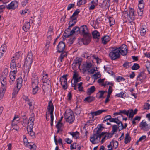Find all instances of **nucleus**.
<instances>
[{
  "label": "nucleus",
  "instance_id": "1",
  "mask_svg": "<svg viewBox=\"0 0 150 150\" xmlns=\"http://www.w3.org/2000/svg\"><path fill=\"white\" fill-rule=\"evenodd\" d=\"M78 33L81 35H83V42L85 45H88L90 42L91 35L88 33V30L87 26L85 25L79 27Z\"/></svg>",
  "mask_w": 150,
  "mask_h": 150
},
{
  "label": "nucleus",
  "instance_id": "2",
  "mask_svg": "<svg viewBox=\"0 0 150 150\" xmlns=\"http://www.w3.org/2000/svg\"><path fill=\"white\" fill-rule=\"evenodd\" d=\"M33 54L32 52L30 51L28 52L26 58L24 62V68L26 69L28 74L29 70L31 68V64L33 62Z\"/></svg>",
  "mask_w": 150,
  "mask_h": 150
},
{
  "label": "nucleus",
  "instance_id": "12",
  "mask_svg": "<svg viewBox=\"0 0 150 150\" xmlns=\"http://www.w3.org/2000/svg\"><path fill=\"white\" fill-rule=\"evenodd\" d=\"M129 17L131 21H133L135 19V15L134 14V11L133 8H129Z\"/></svg>",
  "mask_w": 150,
  "mask_h": 150
},
{
  "label": "nucleus",
  "instance_id": "45",
  "mask_svg": "<svg viewBox=\"0 0 150 150\" xmlns=\"http://www.w3.org/2000/svg\"><path fill=\"white\" fill-rule=\"evenodd\" d=\"M116 80L117 82H120L122 81H124L125 80V78L122 77L120 76H118L116 78Z\"/></svg>",
  "mask_w": 150,
  "mask_h": 150
},
{
  "label": "nucleus",
  "instance_id": "63",
  "mask_svg": "<svg viewBox=\"0 0 150 150\" xmlns=\"http://www.w3.org/2000/svg\"><path fill=\"white\" fill-rule=\"evenodd\" d=\"M6 50V48L5 45H3V46H1L0 48V52H3L5 51Z\"/></svg>",
  "mask_w": 150,
  "mask_h": 150
},
{
  "label": "nucleus",
  "instance_id": "35",
  "mask_svg": "<svg viewBox=\"0 0 150 150\" xmlns=\"http://www.w3.org/2000/svg\"><path fill=\"white\" fill-rule=\"evenodd\" d=\"M104 68L105 71H107L109 74L111 75H113V72L110 69L109 67H107L105 66Z\"/></svg>",
  "mask_w": 150,
  "mask_h": 150
},
{
  "label": "nucleus",
  "instance_id": "9",
  "mask_svg": "<svg viewBox=\"0 0 150 150\" xmlns=\"http://www.w3.org/2000/svg\"><path fill=\"white\" fill-rule=\"evenodd\" d=\"M65 46V44L62 41L59 42L57 47V52H61L64 51Z\"/></svg>",
  "mask_w": 150,
  "mask_h": 150
},
{
  "label": "nucleus",
  "instance_id": "53",
  "mask_svg": "<svg viewBox=\"0 0 150 150\" xmlns=\"http://www.w3.org/2000/svg\"><path fill=\"white\" fill-rule=\"evenodd\" d=\"M112 143H113L112 147H113L115 149L117 148L118 145V142L117 141H113Z\"/></svg>",
  "mask_w": 150,
  "mask_h": 150
},
{
  "label": "nucleus",
  "instance_id": "56",
  "mask_svg": "<svg viewBox=\"0 0 150 150\" xmlns=\"http://www.w3.org/2000/svg\"><path fill=\"white\" fill-rule=\"evenodd\" d=\"M146 68L150 74V62H147L146 64Z\"/></svg>",
  "mask_w": 150,
  "mask_h": 150
},
{
  "label": "nucleus",
  "instance_id": "10",
  "mask_svg": "<svg viewBox=\"0 0 150 150\" xmlns=\"http://www.w3.org/2000/svg\"><path fill=\"white\" fill-rule=\"evenodd\" d=\"M10 68L11 70L10 72L14 73V74H16L17 72L16 65L15 61L13 59L12 60L10 64Z\"/></svg>",
  "mask_w": 150,
  "mask_h": 150
},
{
  "label": "nucleus",
  "instance_id": "42",
  "mask_svg": "<svg viewBox=\"0 0 150 150\" xmlns=\"http://www.w3.org/2000/svg\"><path fill=\"white\" fill-rule=\"evenodd\" d=\"M31 81H39L38 76L35 74H33L31 78Z\"/></svg>",
  "mask_w": 150,
  "mask_h": 150
},
{
  "label": "nucleus",
  "instance_id": "25",
  "mask_svg": "<svg viewBox=\"0 0 150 150\" xmlns=\"http://www.w3.org/2000/svg\"><path fill=\"white\" fill-rule=\"evenodd\" d=\"M1 88H6V79L5 77H2L1 79Z\"/></svg>",
  "mask_w": 150,
  "mask_h": 150
},
{
  "label": "nucleus",
  "instance_id": "29",
  "mask_svg": "<svg viewBox=\"0 0 150 150\" xmlns=\"http://www.w3.org/2000/svg\"><path fill=\"white\" fill-rule=\"evenodd\" d=\"M76 29H77V30L76 31V32L77 33H79L78 31L79 30V27L78 26L74 27L73 28V29L69 33V35H70V36L72 35L74 33L76 32L75 30Z\"/></svg>",
  "mask_w": 150,
  "mask_h": 150
},
{
  "label": "nucleus",
  "instance_id": "21",
  "mask_svg": "<svg viewBox=\"0 0 150 150\" xmlns=\"http://www.w3.org/2000/svg\"><path fill=\"white\" fill-rule=\"evenodd\" d=\"M16 81L17 88L19 90L22 86L23 79L21 78H18L17 79Z\"/></svg>",
  "mask_w": 150,
  "mask_h": 150
},
{
  "label": "nucleus",
  "instance_id": "37",
  "mask_svg": "<svg viewBox=\"0 0 150 150\" xmlns=\"http://www.w3.org/2000/svg\"><path fill=\"white\" fill-rule=\"evenodd\" d=\"M33 122H28L27 129L31 130V129H33Z\"/></svg>",
  "mask_w": 150,
  "mask_h": 150
},
{
  "label": "nucleus",
  "instance_id": "64",
  "mask_svg": "<svg viewBox=\"0 0 150 150\" xmlns=\"http://www.w3.org/2000/svg\"><path fill=\"white\" fill-rule=\"evenodd\" d=\"M64 140L67 144H71L73 142L72 140H70V139L68 138L65 139Z\"/></svg>",
  "mask_w": 150,
  "mask_h": 150
},
{
  "label": "nucleus",
  "instance_id": "33",
  "mask_svg": "<svg viewBox=\"0 0 150 150\" xmlns=\"http://www.w3.org/2000/svg\"><path fill=\"white\" fill-rule=\"evenodd\" d=\"M141 35L142 36H144L146 33V28L142 26L140 31Z\"/></svg>",
  "mask_w": 150,
  "mask_h": 150
},
{
  "label": "nucleus",
  "instance_id": "16",
  "mask_svg": "<svg viewBox=\"0 0 150 150\" xmlns=\"http://www.w3.org/2000/svg\"><path fill=\"white\" fill-rule=\"evenodd\" d=\"M107 110H99L97 111L91 112L92 118H93L94 116H97L101 114L103 112H106Z\"/></svg>",
  "mask_w": 150,
  "mask_h": 150
},
{
  "label": "nucleus",
  "instance_id": "6",
  "mask_svg": "<svg viewBox=\"0 0 150 150\" xmlns=\"http://www.w3.org/2000/svg\"><path fill=\"white\" fill-rule=\"evenodd\" d=\"M39 81H31V86L33 88L32 93L34 95L37 93L39 90Z\"/></svg>",
  "mask_w": 150,
  "mask_h": 150
},
{
  "label": "nucleus",
  "instance_id": "26",
  "mask_svg": "<svg viewBox=\"0 0 150 150\" xmlns=\"http://www.w3.org/2000/svg\"><path fill=\"white\" fill-rule=\"evenodd\" d=\"M95 100V98L93 96H89L85 98L84 101L85 102L90 103Z\"/></svg>",
  "mask_w": 150,
  "mask_h": 150
},
{
  "label": "nucleus",
  "instance_id": "7",
  "mask_svg": "<svg viewBox=\"0 0 150 150\" xmlns=\"http://www.w3.org/2000/svg\"><path fill=\"white\" fill-rule=\"evenodd\" d=\"M139 127L141 129L144 131H148L150 129V125L147 124L144 120L140 123Z\"/></svg>",
  "mask_w": 150,
  "mask_h": 150
},
{
  "label": "nucleus",
  "instance_id": "57",
  "mask_svg": "<svg viewBox=\"0 0 150 150\" xmlns=\"http://www.w3.org/2000/svg\"><path fill=\"white\" fill-rule=\"evenodd\" d=\"M144 109L146 110H148L150 109V104L148 103H146L144 106Z\"/></svg>",
  "mask_w": 150,
  "mask_h": 150
},
{
  "label": "nucleus",
  "instance_id": "38",
  "mask_svg": "<svg viewBox=\"0 0 150 150\" xmlns=\"http://www.w3.org/2000/svg\"><path fill=\"white\" fill-rule=\"evenodd\" d=\"M117 49L122 50H128L127 46L125 44H123L120 47H117Z\"/></svg>",
  "mask_w": 150,
  "mask_h": 150
},
{
  "label": "nucleus",
  "instance_id": "43",
  "mask_svg": "<svg viewBox=\"0 0 150 150\" xmlns=\"http://www.w3.org/2000/svg\"><path fill=\"white\" fill-rule=\"evenodd\" d=\"M34 117V114L33 113H32L30 115V117L28 122H33L35 120Z\"/></svg>",
  "mask_w": 150,
  "mask_h": 150
},
{
  "label": "nucleus",
  "instance_id": "55",
  "mask_svg": "<svg viewBox=\"0 0 150 150\" xmlns=\"http://www.w3.org/2000/svg\"><path fill=\"white\" fill-rule=\"evenodd\" d=\"M111 117V116L110 115H108L105 116L104 118L103 122H107L108 120L110 121Z\"/></svg>",
  "mask_w": 150,
  "mask_h": 150
},
{
  "label": "nucleus",
  "instance_id": "18",
  "mask_svg": "<svg viewBox=\"0 0 150 150\" xmlns=\"http://www.w3.org/2000/svg\"><path fill=\"white\" fill-rule=\"evenodd\" d=\"M10 79L9 83L10 85H12L15 81V77L16 76V74H14L13 73L10 72Z\"/></svg>",
  "mask_w": 150,
  "mask_h": 150
},
{
  "label": "nucleus",
  "instance_id": "3",
  "mask_svg": "<svg viewBox=\"0 0 150 150\" xmlns=\"http://www.w3.org/2000/svg\"><path fill=\"white\" fill-rule=\"evenodd\" d=\"M112 50L110 51L109 54V57L111 59L115 60L119 58L120 55L118 52L119 51L117 50V47H112Z\"/></svg>",
  "mask_w": 150,
  "mask_h": 150
},
{
  "label": "nucleus",
  "instance_id": "15",
  "mask_svg": "<svg viewBox=\"0 0 150 150\" xmlns=\"http://www.w3.org/2000/svg\"><path fill=\"white\" fill-rule=\"evenodd\" d=\"M82 61V59H81L77 57L74 60L72 65L75 67L76 65H78V67H79L81 64Z\"/></svg>",
  "mask_w": 150,
  "mask_h": 150
},
{
  "label": "nucleus",
  "instance_id": "24",
  "mask_svg": "<svg viewBox=\"0 0 150 150\" xmlns=\"http://www.w3.org/2000/svg\"><path fill=\"white\" fill-rule=\"evenodd\" d=\"M92 35L94 38L99 39L100 38V33L97 30H95L93 31L92 33Z\"/></svg>",
  "mask_w": 150,
  "mask_h": 150
},
{
  "label": "nucleus",
  "instance_id": "11",
  "mask_svg": "<svg viewBox=\"0 0 150 150\" xmlns=\"http://www.w3.org/2000/svg\"><path fill=\"white\" fill-rule=\"evenodd\" d=\"M73 79L74 80V83H77L81 81V77L79 76V74L76 71L73 72Z\"/></svg>",
  "mask_w": 150,
  "mask_h": 150
},
{
  "label": "nucleus",
  "instance_id": "36",
  "mask_svg": "<svg viewBox=\"0 0 150 150\" xmlns=\"http://www.w3.org/2000/svg\"><path fill=\"white\" fill-rule=\"evenodd\" d=\"M139 68L140 66L139 65L136 63H134L131 67V69L132 70H137Z\"/></svg>",
  "mask_w": 150,
  "mask_h": 150
},
{
  "label": "nucleus",
  "instance_id": "48",
  "mask_svg": "<svg viewBox=\"0 0 150 150\" xmlns=\"http://www.w3.org/2000/svg\"><path fill=\"white\" fill-rule=\"evenodd\" d=\"M54 33L53 32V29H52L51 27L50 26L49 27V28L48 30V31L47 33V35L51 36L52 35H53Z\"/></svg>",
  "mask_w": 150,
  "mask_h": 150
},
{
  "label": "nucleus",
  "instance_id": "51",
  "mask_svg": "<svg viewBox=\"0 0 150 150\" xmlns=\"http://www.w3.org/2000/svg\"><path fill=\"white\" fill-rule=\"evenodd\" d=\"M33 129H31V130L29 129H27L29 134L31 137H35V133L32 130Z\"/></svg>",
  "mask_w": 150,
  "mask_h": 150
},
{
  "label": "nucleus",
  "instance_id": "31",
  "mask_svg": "<svg viewBox=\"0 0 150 150\" xmlns=\"http://www.w3.org/2000/svg\"><path fill=\"white\" fill-rule=\"evenodd\" d=\"M6 89V88H1L0 90V100H1L3 97Z\"/></svg>",
  "mask_w": 150,
  "mask_h": 150
},
{
  "label": "nucleus",
  "instance_id": "40",
  "mask_svg": "<svg viewBox=\"0 0 150 150\" xmlns=\"http://www.w3.org/2000/svg\"><path fill=\"white\" fill-rule=\"evenodd\" d=\"M86 2V0H79L77 3V5L80 6L85 4Z\"/></svg>",
  "mask_w": 150,
  "mask_h": 150
},
{
  "label": "nucleus",
  "instance_id": "34",
  "mask_svg": "<svg viewBox=\"0 0 150 150\" xmlns=\"http://www.w3.org/2000/svg\"><path fill=\"white\" fill-rule=\"evenodd\" d=\"M76 21H70L69 23V27L68 28H67V30H68L69 31H70L71 30L70 28L71 27L73 26L74 25H75L76 23Z\"/></svg>",
  "mask_w": 150,
  "mask_h": 150
},
{
  "label": "nucleus",
  "instance_id": "62",
  "mask_svg": "<svg viewBox=\"0 0 150 150\" xmlns=\"http://www.w3.org/2000/svg\"><path fill=\"white\" fill-rule=\"evenodd\" d=\"M124 94V93L123 92H121L120 93L117 94L115 95V96H117L118 97H122V98H124L123 96Z\"/></svg>",
  "mask_w": 150,
  "mask_h": 150
},
{
  "label": "nucleus",
  "instance_id": "49",
  "mask_svg": "<svg viewBox=\"0 0 150 150\" xmlns=\"http://www.w3.org/2000/svg\"><path fill=\"white\" fill-rule=\"evenodd\" d=\"M129 112V110H120V113L121 114L122 113L126 115L127 116H128Z\"/></svg>",
  "mask_w": 150,
  "mask_h": 150
},
{
  "label": "nucleus",
  "instance_id": "54",
  "mask_svg": "<svg viewBox=\"0 0 150 150\" xmlns=\"http://www.w3.org/2000/svg\"><path fill=\"white\" fill-rule=\"evenodd\" d=\"M30 12V11L29 9H25L22 11L21 13V15H23L26 13L29 14Z\"/></svg>",
  "mask_w": 150,
  "mask_h": 150
},
{
  "label": "nucleus",
  "instance_id": "4",
  "mask_svg": "<svg viewBox=\"0 0 150 150\" xmlns=\"http://www.w3.org/2000/svg\"><path fill=\"white\" fill-rule=\"evenodd\" d=\"M64 118L67 122L70 123H72L75 119L74 116L72 112L70 110H66L64 115Z\"/></svg>",
  "mask_w": 150,
  "mask_h": 150
},
{
  "label": "nucleus",
  "instance_id": "13",
  "mask_svg": "<svg viewBox=\"0 0 150 150\" xmlns=\"http://www.w3.org/2000/svg\"><path fill=\"white\" fill-rule=\"evenodd\" d=\"M90 141L93 144H95L99 141L98 140L97 137L96 133H93V135L91 136L90 138Z\"/></svg>",
  "mask_w": 150,
  "mask_h": 150
},
{
  "label": "nucleus",
  "instance_id": "32",
  "mask_svg": "<svg viewBox=\"0 0 150 150\" xmlns=\"http://www.w3.org/2000/svg\"><path fill=\"white\" fill-rule=\"evenodd\" d=\"M105 92H106V91H99V92L97 93V95H99V96L98 97L99 98H104V97H103V96L104 94V93Z\"/></svg>",
  "mask_w": 150,
  "mask_h": 150
},
{
  "label": "nucleus",
  "instance_id": "41",
  "mask_svg": "<svg viewBox=\"0 0 150 150\" xmlns=\"http://www.w3.org/2000/svg\"><path fill=\"white\" fill-rule=\"evenodd\" d=\"M117 50H118L119 53H120L123 56H125L126 55L127 52V51L125 50H122L119 49H118Z\"/></svg>",
  "mask_w": 150,
  "mask_h": 150
},
{
  "label": "nucleus",
  "instance_id": "8",
  "mask_svg": "<svg viewBox=\"0 0 150 150\" xmlns=\"http://www.w3.org/2000/svg\"><path fill=\"white\" fill-rule=\"evenodd\" d=\"M18 6V3L16 1H12L10 4L6 6L7 9H8L14 10Z\"/></svg>",
  "mask_w": 150,
  "mask_h": 150
},
{
  "label": "nucleus",
  "instance_id": "5",
  "mask_svg": "<svg viewBox=\"0 0 150 150\" xmlns=\"http://www.w3.org/2000/svg\"><path fill=\"white\" fill-rule=\"evenodd\" d=\"M67 74H65L62 76L60 79V84L63 89L65 90L67 88Z\"/></svg>",
  "mask_w": 150,
  "mask_h": 150
},
{
  "label": "nucleus",
  "instance_id": "60",
  "mask_svg": "<svg viewBox=\"0 0 150 150\" xmlns=\"http://www.w3.org/2000/svg\"><path fill=\"white\" fill-rule=\"evenodd\" d=\"M143 9H139V10H137V12L139 16H142L143 15Z\"/></svg>",
  "mask_w": 150,
  "mask_h": 150
},
{
  "label": "nucleus",
  "instance_id": "28",
  "mask_svg": "<svg viewBox=\"0 0 150 150\" xmlns=\"http://www.w3.org/2000/svg\"><path fill=\"white\" fill-rule=\"evenodd\" d=\"M131 140V137L129 136V134L128 133H127L125 134V137L124 139V143L125 144H127L130 142Z\"/></svg>",
  "mask_w": 150,
  "mask_h": 150
},
{
  "label": "nucleus",
  "instance_id": "50",
  "mask_svg": "<svg viewBox=\"0 0 150 150\" xmlns=\"http://www.w3.org/2000/svg\"><path fill=\"white\" fill-rule=\"evenodd\" d=\"M131 63L129 62H125L123 65L124 67L126 68H128L131 66Z\"/></svg>",
  "mask_w": 150,
  "mask_h": 150
},
{
  "label": "nucleus",
  "instance_id": "52",
  "mask_svg": "<svg viewBox=\"0 0 150 150\" xmlns=\"http://www.w3.org/2000/svg\"><path fill=\"white\" fill-rule=\"evenodd\" d=\"M135 115L134 113V111L132 109H131L130 110V113L129 115H128L129 117V118H131L132 119L134 115Z\"/></svg>",
  "mask_w": 150,
  "mask_h": 150
},
{
  "label": "nucleus",
  "instance_id": "17",
  "mask_svg": "<svg viewBox=\"0 0 150 150\" xmlns=\"http://www.w3.org/2000/svg\"><path fill=\"white\" fill-rule=\"evenodd\" d=\"M68 134L71 135L75 139H78L79 138L80 133L77 131L69 132Z\"/></svg>",
  "mask_w": 150,
  "mask_h": 150
},
{
  "label": "nucleus",
  "instance_id": "44",
  "mask_svg": "<svg viewBox=\"0 0 150 150\" xmlns=\"http://www.w3.org/2000/svg\"><path fill=\"white\" fill-rule=\"evenodd\" d=\"M111 122H114L115 123L117 124H119V120L117 118H112V117L110 118V120L109 121Z\"/></svg>",
  "mask_w": 150,
  "mask_h": 150
},
{
  "label": "nucleus",
  "instance_id": "30",
  "mask_svg": "<svg viewBox=\"0 0 150 150\" xmlns=\"http://www.w3.org/2000/svg\"><path fill=\"white\" fill-rule=\"evenodd\" d=\"M61 52V55L58 58L59 60L60 61V62H62V59L64 58V57L67 56V53L66 52L63 51Z\"/></svg>",
  "mask_w": 150,
  "mask_h": 150
},
{
  "label": "nucleus",
  "instance_id": "23",
  "mask_svg": "<svg viewBox=\"0 0 150 150\" xmlns=\"http://www.w3.org/2000/svg\"><path fill=\"white\" fill-rule=\"evenodd\" d=\"M96 88L94 86L91 87L90 88L87 89L86 93L89 95H91L95 91Z\"/></svg>",
  "mask_w": 150,
  "mask_h": 150
},
{
  "label": "nucleus",
  "instance_id": "61",
  "mask_svg": "<svg viewBox=\"0 0 150 150\" xmlns=\"http://www.w3.org/2000/svg\"><path fill=\"white\" fill-rule=\"evenodd\" d=\"M80 12V11L79 9H78L75 10V11L73 13L72 15V17L73 16H75L78 15V13Z\"/></svg>",
  "mask_w": 150,
  "mask_h": 150
},
{
  "label": "nucleus",
  "instance_id": "14",
  "mask_svg": "<svg viewBox=\"0 0 150 150\" xmlns=\"http://www.w3.org/2000/svg\"><path fill=\"white\" fill-rule=\"evenodd\" d=\"M146 77V75L144 72H142L140 73L137 77V80L139 81L142 82L143 80L145 79Z\"/></svg>",
  "mask_w": 150,
  "mask_h": 150
},
{
  "label": "nucleus",
  "instance_id": "22",
  "mask_svg": "<svg viewBox=\"0 0 150 150\" xmlns=\"http://www.w3.org/2000/svg\"><path fill=\"white\" fill-rule=\"evenodd\" d=\"M30 27V22H25L23 27V30L27 32L29 29Z\"/></svg>",
  "mask_w": 150,
  "mask_h": 150
},
{
  "label": "nucleus",
  "instance_id": "58",
  "mask_svg": "<svg viewBox=\"0 0 150 150\" xmlns=\"http://www.w3.org/2000/svg\"><path fill=\"white\" fill-rule=\"evenodd\" d=\"M27 103L29 105L30 109L33 110L34 109V107L32 105V103L31 101L30 100L27 102Z\"/></svg>",
  "mask_w": 150,
  "mask_h": 150
},
{
  "label": "nucleus",
  "instance_id": "47",
  "mask_svg": "<svg viewBox=\"0 0 150 150\" xmlns=\"http://www.w3.org/2000/svg\"><path fill=\"white\" fill-rule=\"evenodd\" d=\"M81 108L80 107H76L75 110V113L76 115H79L80 114L81 111Z\"/></svg>",
  "mask_w": 150,
  "mask_h": 150
},
{
  "label": "nucleus",
  "instance_id": "20",
  "mask_svg": "<svg viewBox=\"0 0 150 150\" xmlns=\"http://www.w3.org/2000/svg\"><path fill=\"white\" fill-rule=\"evenodd\" d=\"M110 40V38L109 36H105L102 38V42L103 44L105 45Z\"/></svg>",
  "mask_w": 150,
  "mask_h": 150
},
{
  "label": "nucleus",
  "instance_id": "27",
  "mask_svg": "<svg viewBox=\"0 0 150 150\" xmlns=\"http://www.w3.org/2000/svg\"><path fill=\"white\" fill-rule=\"evenodd\" d=\"M45 71H43V76L42 81L44 83H47L50 81L49 79L48 78V74H45Z\"/></svg>",
  "mask_w": 150,
  "mask_h": 150
},
{
  "label": "nucleus",
  "instance_id": "59",
  "mask_svg": "<svg viewBox=\"0 0 150 150\" xmlns=\"http://www.w3.org/2000/svg\"><path fill=\"white\" fill-rule=\"evenodd\" d=\"M75 6V4H69L67 8V10H70L71 8L74 7Z\"/></svg>",
  "mask_w": 150,
  "mask_h": 150
},
{
  "label": "nucleus",
  "instance_id": "19",
  "mask_svg": "<svg viewBox=\"0 0 150 150\" xmlns=\"http://www.w3.org/2000/svg\"><path fill=\"white\" fill-rule=\"evenodd\" d=\"M49 112H53L54 107L51 101H50L48 103V105L47 108Z\"/></svg>",
  "mask_w": 150,
  "mask_h": 150
},
{
  "label": "nucleus",
  "instance_id": "39",
  "mask_svg": "<svg viewBox=\"0 0 150 150\" xmlns=\"http://www.w3.org/2000/svg\"><path fill=\"white\" fill-rule=\"evenodd\" d=\"M110 25L111 27L115 24V20L112 17H110L109 18Z\"/></svg>",
  "mask_w": 150,
  "mask_h": 150
},
{
  "label": "nucleus",
  "instance_id": "46",
  "mask_svg": "<svg viewBox=\"0 0 150 150\" xmlns=\"http://www.w3.org/2000/svg\"><path fill=\"white\" fill-rule=\"evenodd\" d=\"M118 128V125H113L112 127V132L114 133L115 132H116L117 130V129Z\"/></svg>",
  "mask_w": 150,
  "mask_h": 150
}]
</instances>
